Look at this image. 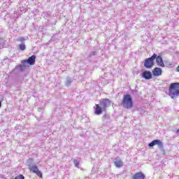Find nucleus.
<instances>
[{
	"mask_svg": "<svg viewBox=\"0 0 179 179\" xmlns=\"http://www.w3.org/2000/svg\"><path fill=\"white\" fill-rule=\"evenodd\" d=\"M111 104V101L108 99H103L100 102L99 104H96L94 107V114L96 115H100L103 111H107V108Z\"/></svg>",
	"mask_w": 179,
	"mask_h": 179,
	"instance_id": "f257e3e1",
	"label": "nucleus"
},
{
	"mask_svg": "<svg viewBox=\"0 0 179 179\" xmlns=\"http://www.w3.org/2000/svg\"><path fill=\"white\" fill-rule=\"evenodd\" d=\"M169 96L171 99L179 97V83H173L169 88Z\"/></svg>",
	"mask_w": 179,
	"mask_h": 179,
	"instance_id": "f03ea898",
	"label": "nucleus"
},
{
	"mask_svg": "<svg viewBox=\"0 0 179 179\" xmlns=\"http://www.w3.org/2000/svg\"><path fill=\"white\" fill-rule=\"evenodd\" d=\"M121 104L124 108H127V110L132 108L134 107L132 96L129 94L124 95Z\"/></svg>",
	"mask_w": 179,
	"mask_h": 179,
	"instance_id": "7ed1b4c3",
	"label": "nucleus"
},
{
	"mask_svg": "<svg viewBox=\"0 0 179 179\" xmlns=\"http://www.w3.org/2000/svg\"><path fill=\"white\" fill-rule=\"evenodd\" d=\"M156 57H157V55H156V53H154L151 57L146 59L144 63L145 68H147V69H150V68H152V66L155 65V59H156Z\"/></svg>",
	"mask_w": 179,
	"mask_h": 179,
	"instance_id": "20e7f679",
	"label": "nucleus"
},
{
	"mask_svg": "<svg viewBox=\"0 0 179 179\" xmlns=\"http://www.w3.org/2000/svg\"><path fill=\"white\" fill-rule=\"evenodd\" d=\"M29 171H32V173H34V174H36L39 178H43V173L40 171V169H38V167L37 166H32L29 167Z\"/></svg>",
	"mask_w": 179,
	"mask_h": 179,
	"instance_id": "39448f33",
	"label": "nucleus"
},
{
	"mask_svg": "<svg viewBox=\"0 0 179 179\" xmlns=\"http://www.w3.org/2000/svg\"><path fill=\"white\" fill-rule=\"evenodd\" d=\"M22 65L24 66V64H29V65H34L36 64V55H32L28 59H24L22 62Z\"/></svg>",
	"mask_w": 179,
	"mask_h": 179,
	"instance_id": "423d86ee",
	"label": "nucleus"
},
{
	"mask_svg": "<svg viewBox=\"0 0 179 179\" xmlns=\"http://www.w3.org/2000/svg\"><path fill=\"white\" fill-rule=\"evenodd\" d=\"M155 145H157L158 148H163V143L159 139L152 141L148 144V146L150 148H153V146H155Z\"/></svg>",
	"mask_w": 179,
	"mask_h": 179,
	"instance_id": "0eeeda50",
	"label": "nucleus"
},
{
	"mask_svg": "<svg viewBox=\"0 0 179 179\" xmlns=\"http://www.w3.org/2000/svg\"><path fill=\"white\" fill-rule=\"evenodd\" d=\"M142 78H144V79H145L146 80H149V79H152V72L149 71H145L142 73Z\"/></svg>",
	"mask_w": 179,
	"mask_h": 179,
	"instance_id": "6e6552de",
	"label": "nucleus"
},
{
	"mask_svg": "<svg viewBox=\"0 0 179 179\" xmlns=\"http://www.w3.org/2000/svg\"><path fill=\"white\" fill-rule=\"evenodd\" d=\"M162 73L163 71L159 67H156L152 70V75L155 77L161 76Z\"/></svg>",
	"mask_w": 179,
	"mask_h": 179,
	"instance_id": "1a4fd4ad",
	"label": "nucleus"
},
{
	"mask_svg": "<svg viewBox=\"0 0 179 179\" xmlns=\"http://www.w3.org/2000/svg\"><path fill=\"white\" fill-rule=\"evenodd\" d=\"M156 62H157V65H158V66L164 68V66H165L164 62H163V59L161 57V56L156 57Z\"/></svg>",
	"mask_w": 179,
	"mask_h": 179,
	"instance_id": "9d476101",
	"label": "nucleus"
},
{
	"mask_svg": "<svg viewBox=\"0 0 179 179\" xmlns=\"http://www.w3.org/2000/svg\"><path fill=\"white\" fill-rule=\"evenodd\" d=\"M114 164L117 169H120L124 166V162H122V160L116 158L115 159Z\"/></svg>",
	"mask_w": 179,
	"mask_h": 179,
	"instance_id": "9b49d317",
	"label": "nucleus"
},
{
	"mask_svg": "<svg viewBox=\"0 0 179 179\" xmlns=\"http://www.w3.org/2000/svg\"><path fill=\"white\" fill-rule=\"evenodd\" d=\"M133 179H145V176L142 172H138L134 175Z\"/></svg>",
	"mask_w": 179,
	"mask_h": 179,
	"instance_id": "f8f14e48",
	"label": "nucleus"
},
{
	"mask_svg": "<svg viewBox=\"0 0 179 179\" xmlns=\"http://www.w3.org/2000/svg\"><path fill=\"white\" fill-rule=\"evenodd\" d=\"M11 179H24V176L22 174H20L18 176H16L15 177L11 178Z\"/></svg>",
	"mask_w": 179,
	"mask_h": 179,
	"instance_id": "ddd939ff",
	"label": "nucleus"
},
{
	"mask_svg": "<svg viewBox=\"0 0 179 179\" xmlns=\"http://www.w3.org/2000/svg\"><path fill=\"white\" fill-rule=\"evenodd\" d=\"M18 47L20 50H21V51H24V50H26V45H24V43L20 44Z\"/></svg>",
	"mask_w": 179,
	"mask_h": 179,
	"instance_id": "4468645a",
	"label": "nucleus"
},
{
	"mask_svg": "<svg viewBox=\"0 0 179 179\" xmlns=\"http://www.w3.org/2000/svg\"><path fill=\"white\" fill-rule=\"evenodd\" d=\"M73 163H74L76 167H79V162H78V160L74 159Z\"/></svg>",
	"mask_w": 179,
	"mask_h": 179,
	"instance_id": "2eb2a0df",
	"label": "nucleus"
},
{
	"mask_svg": "<svg viewBox=\"0 0 179 179\" xmlns=\"http://www.w3.org/2000/svg\"><path fill=\"white\" fill-rule=\"evenodd\" d=\"M24 37H20L18 40V41H20L21 43H23V41H24Z\"/></svg>",
	"mask_w": 179,
	"mask_h": 179,
	"instance_id": "dca6fc26",
	"label": "nucleus"
},
{
	"mask_svg": "<svg viewBox=\"0 0 179 179\" xmlns=\"http://www.w3.org/2000/svg\"><path fill=\"white\" fill-rule=\"evenodd\" d=\"M176 72H179V66H178L176 68Z\"/></svg>",
	"mask_w": 179,
	"mask_h": 179,
	"instance_id": "f3484780",
	"label": "nucleus"
},
{
	"mask_svg": "<svg viewBox=\"0 0 179 179\" xmlns=\"http://www.w3.org/2000/svg\"><path fill=\"white\" fill-rule=\"evenodd\" d=\"M1 106H2V103H1V101H0V107H1Z\"/></svg>",
	"mask_w": 179,
	"mask_h": 179,
	"instance_id": "a211bd4d",
	"label": "nucleus"
}]
</instances>
